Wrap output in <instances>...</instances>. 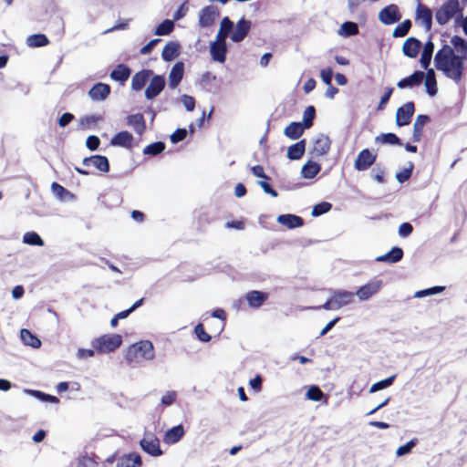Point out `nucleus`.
<instances>
[{
    "mask_svg": "<svg viewBox=\"0 0 467 467\" xmlns=\"http://www.w3.org/2000/svg\"><path fill=\"white\" fill-rule=\"evenodd\" d=\"M451 43L453 47L443 45L437 51L434 64L435 67L448 78L460 83L467 68V41L459 36H454Z\"/></svg>",
    "mask_w": 467,
    "mask_h": 467,
    "instance_id": "nucleus-1",
    "label": "nucleus"
},
{
    "mask_svg": "<svg viewBox=\"0 0 467 467\" xmlns=\"http://www.w3.org/2000/svg\"><path fill=\"white\" fill-rule=\"evenodd\" d=\"M154 358L153 345L149 340H142L131 345L125 358L129 363H139L143 360H151Z\"/></svg>",
    "mask_w": 467,
    "mask_h": 467,
    "instance_id": "nucleus-2",
    "label": "nucleus"
},
{
    "mask_svg": "<svg viewBox=\"0 0 467 467\" xmlns=\"http://www.w3.org/2000/svg\"><path fill=\"white\" fill-rule=\"evenodd\" d=\"M122 344V337L119 334H105L92 340L91 345L98 353L115 351Z\"/></svg>",
    "mask_w": 467,
    "mask_h": 467,
    "instance_id": "nucleus-3",
    "label": "nucleus"
},
{
    "mask_svg": "<svg viewBox=\"0 0 467 467\" xmlns=\"http://www.w3.org/2000/svg\"><path fill=\"white\" fill-rule=\"evenodd\" d=\"M458 0H447L436 11L435 18L439 25H446L458 12H459Z\"/></svg>",
    "mask_w": 467,
    "mask_h": 467,
    "instance_id": "nucleus-4",
    "label": "nucleus"
},
{
    "mask_svg": "<svg viewBox=\"0 0 467 467\" xmlns=\"http://www.w3.org/2000/svg\"><path fill=\"white\" fill-rule=\"evenodd\" d=\"M141 450L152 457H160L163 454L159 438L151 432H147L140 441Z\"/></svg>",
    "mask_w": 467,
    "mask_h": 467,
    "instance_id": "nucleus-5",
    "label": "nucleus"
},
{
    "mask_svg": "<svg viewBox=\"0 0 467 467\" xmlns=\"http://www.w3.org/2000/svg\"><path fill=\"white\" fill-rule=\"evenodd\" d=\"M376 160V153H373L368 149H364L358 154L354 162V168L357 171H367L375 163Z\"/></svg>",
    "mask_w": 467,
    "mask_h": 467,
    "instance_id": "nucleus-6",
    "label": "nucleus"
},
{
    "mask_svg": "<svg viewBox=\"0 0 467 467\" xmlns=\"http://www.w3.org/2000/svg\"><path fill=\"white\" fill-rule=\"evenodd\" d=\"M415 112V105L409 101L400 107L396 112V124L399 127L409 125Z\"/></svg>",
    "mask_w": 467,
    "mask_h": 467,
    "instance_id": "nucleus-7",
    "label": "nucleus"
},
{
    "mask_svg": "<svg viewBox=\"0 0 467 467\" xmlns=\"http://www.w3.org/2000/svg\"><path fill=\"white\" fill-rule=\"evenodd\" d=\"M400 18L399 7L394 4L385 6L379 13V19L384 25H392L399 22Z\"/></svg>",
    "mask_w": 467,
    "mask_h": 467,
    "instance_id": "nucleus-8",
    "label": "nucleus"
},
{
    "mask_svg": "<svg viewBox=\"0 0 467 467\" xmlns=\"http://www.w3.org/2000/svg\"><path fill=\"white\" fill-rule=\"evenodd\" d=\"M220 16L217 6L207 5L201 10L199 16V26L201 27H210L214 24Z\"/></svg>",
    "mask_w": 467,
    "mask_h": 467,
    "instance_id": "nucleus-9",
    "label": "nucleus"
},
{
    "mask_svg": "<svg viewBox=\"0 0 467 467\" xmlns=\"http://www.w3.org/2000/svg\"><path fill=\"white\" fill-rule=\"evenodd\" d=\"M165 87V78L163 76L155 75L151 76L150 84L145 89V97L147 99H153L156 98Z\"/></svg>",
    "mask_w": 467,
    "mask_h": 467,
    "instance_id": "nucleus-10",
    "label": "nucleus"
},
{
    "mask_svg": "<svg viewBox=\"0 0 467 467\" xmlns=\"http://www.w3.org/2000/svg\"><path fill=\"white\" fill-rule=\"evenodd\" d=\"M415 18L420 21L426 31H430L432 26V12L425 5L419 3L416 7Z\"/></svg>",
    "mask_w": 467,
    "mask_h": 467,
    "instance_id": "nucleus-11",
    "label": "nucleus"
},
{
    "mask_svg": "<svg viewBox=\"0 0 467 467\" xmlns=\"http://www.w3.org/2000/svg\"><path fill=\"white\" fill-rule=\"evenodd\" d=\"M382 286L381 280H373L362 286H360L356 295L358 296L360 300H367L371 297L373 295L377 294Z\"/></svg>",
    "mask_w": 467,
    "mask_h": 467,
    "instance_id": "nucleus-12",
    "label": "nucleus"
},
{
    "mask_svg": "<svg viewBox=\"0 0 467 467\" xmlns=\"http://www.w3.org/2000/svg\"><path fill=\"white\" fill-rule=\"evenodd\" d=\"M331 148V140L328 136L321 135L314 142L311 154L314 157L326 155Z\"/></svg>",
    "mask_w": 467,
    "mask_h": 467,
    "instance_id": "nucleus-13",
    "label": "nucleus"
},
{
    "mask_svg": "<svg viewBox=\"0 0 467 467\" xmlns=\"http://www.w3.org/2000/svg\"><path fill=\"white\" fill-rule=\"evenodd\" d=\"M84 166H94L101 172H108L109 171V162L106 156L93 155L84 158L82 161Z\"/></svg>",
    "mask_w": 467,
    "mask_h": 467,
    "instance_id": "nucleus-14",
    "label": "nucleus"
},
{
    "mask_svg": "<svg viewBox=\"0 0 467 467\" xmlns=\"http://www.w3.org/2000/svg\"><path fill=\"white\" fill-rule=\"evenodd\" d=\"M152 75L153 71L150 69H141L136 72L131 79V88L135 91L141 90Z\"/></svg>",
    "mask_w": 467,
    "mask_h": 467,
    "instance_id": "nucleus-15",
    "label": "nucleus"
},
{
    "mask_svg": "<svg viewBox=\"0 0 467 467\" xmlns=\"http://www.w3.org/2000/svg\"><path fill=\"white\" fill-rule=\"evenodd\" d=\"M142 460L139 453L130 452L123 454L117 459L116 467H141Z\"/></svg>",
    "mask_w": 467,
    "mask_h": 467,
    "instance_id": "nucleus-16",
    "label": "nucleus"
},
{
    "mask_svg": "<svg viewBox=\"0 0 467 467\" xmlns=\"http://www.w3.org/2000/svg\"><path fill=\"white\" fill-rule=\"evenodd\" d=\"M268 296L269 295L266 292L252 290L246 293L245 299L249 306L252 308H259L268 299Z\"/></svg>",
    "mask_w": 467,
    "mask_h": 467,
    "instance_id": "nucleus-17",
    "label": "nucleus"
},
{
    "mask_svg": "<svg viewBox=\"0 0 467 467\" xmlns=\"http://www.w3.org/2000/svg\"><path fill=\"white\" fill-rule=\"evenodd\" d=\"M421 46L422 44L418 38L410 36L404 42L402 46V52L406 57L415 58L418 56Z\"/></svg>",
    "mask_w": 467,
    "mask_h": 467,
    "instance_id": "nucleus-18",
    "label": "nucleus"
},
{
    "mask_svg": "<svg viewBox=\"0 0 467 467\" xmlns=\"http://www.w3.org/2000/svg\"><path fill=\"white\" fill-rule=\"evenodd\" d=\"M250 28V21L245 20L244 18L240 19L237 22L236 27L231 36V39L236 43L241 42L248 35Z\"/></svg>",
    "mask_w": 467,
    "mask_h": 467,
    "instance_id": "nucleus-19",
    "label": "nucleus"
},
{
    "mask_svg": "<svg viewBox=\"0 0 467 467\" xmlns=\"http://www.w3.org/2000/svg\"><path fill=\"white\" fill-rule=\"evenodd\" d=\"M431 121V118L428 115L420 114L418 115L414 124L412 131V141L420 142L423 134L424 126Z\"/></svg>",
    "mask_w": 467,
    "mask_h": 467,
    "instance_id": "nucleus-20",
    "label": "nucleus"
},
{
    "mask_svg": "<svg viewBox=\"0 0 467 467\" xmlns=\"http://www.w3.org/2000/svg\"><path fill=\"white\" fill-rule=\"evenodd\" d=\"M110 86L105 83H97L95 84L88 91L89 97L93 100H104L108 98L110 93Z\"/></svg>",
    "mask_w": 467,
    "mask_h": 467,
    "instance_id": "nucleus-21",
    "label": "nucleus"
},
{
    "mask_svg": "<svg viewBox=\"0 0 467 467\" xmlns=\"http://www.w3.org/2000/svg\"><path fill=\"white\" fill-rule=\"evenodd\" d=\"M185 434L184 428L182 424L172 427L168 430L164 436L163 441L166 444H174L177 443Z\"/></svg>",
    "mask_w": 467,
    "mask_h": 467,
    "instance_id": "nucleus-22",
    "label": "nucleus"
},
{
    "mask_svg": "<svg viewBox=\"0 0 467 467\" xmlns=\"http://www.w3.org/2000/svg\"><path fill=\"white\" fill-rule=\"evenodd\" d=\"M277 222L288 229H294L304 225V220L302 217L290 213L279 215L277 217Z\"/></svg>",
    "mask_w": 467,
    "mask_h": 467,
    "instance_id": "nucleus-23",
    "label": "nucleus"
},
{
    "mask_svg": "<svg viewBox=\"0 0 467 467\" xmlns=\"http://www.w3.org/2000/svg\"><path fill=\"white\" fill-rule=\"evenodd\" d=\"M133 136L129 131H119L113 136L110 143L114 146L124 147L130 149L132 147Z\"/></svg>",
    "mask_w": 467,
    "mask_h": 467,
    "instance_id": "nucleus-24",
    "label": "nucleus"
},
{
    "mask_svg": "<svg viewBox=\"0 0 467 467\" xmlns=\"http://www.w3.org/2000/svg\"><path fill=\"white\" fill-rule=\"evenodd\" d=\"M127 124L133 128L135 132L141 135L146 130V123L141 113L131 114L127 117Z\"/></svg>",
    "mask_w": 467,
    "mask_h": 467,
    "instance_id": "nucleus-25",
    "label": "nucleus"
},
{
    "mask_svg": "<svg viewBox=\"0 0 467 467\" xmlns=\"http://www.w3.org/2000/svg\"><path fill=\"white\" fill-rule=\"evenodd\" d=\"M424 78V73L422 71H415L410 76L400 79L397 86L400 88H411L421 84Z\"/></svg>",
    "mask_w": 467,
    "mask_h": 467,
    "instance_id": "nucleus-26",
    "label": "nucleus"
},
{
    "mask_svg": "<svg viewBox=\"0 0 467 467\" xmlns=\"http://www.w3.org/2000/svg\"><path fill=\"white\" fill-rule=\"evenodd\" d=\"M181 46L178 42H168L161 52V57L164 61L170 62L175 59L180 55Z\"/></svg>",
    "mask_w": 467,
    "mask_h": 467,
    "instance_id": "nucleus-27",
    "label": "nucleus"
},
{
    "mask_svg": "<svg viewBox=\"0 0 467 467\" xmlns=\"http://www.w3.org/2000/svg\"><path fill=\"white\" fill-rule=\"evenodd\" d=\"M184 65L182 62H177L169 74V85L171 88H176L183 78Z\"/></svg>",
    "mask_w": 467,
    "mask_h": 467,
    "instance_id": "nucleus-28",
    "label": "nucleus"
},
{
    "mask_svg": "<svg viewBox=\"0 0 467 467\" xmlns=\"http://www.w3.org/2000/svg\"><path fill=\"white\" fill-rule=\"evenodd\" d=\"M226 43L215 41L211 45V55L213 60L223 63L226 59Z\"/></svg>",
    "mask_w": 467,
    "mask_h": 467,
    "instance_id": "nucleus-29",
    "label": "nucleus"
},
{
    "mask_svg": "<svg viewBox=\"0 0 467 467\" xmlns=\"http://www.w3.org/2000/svg\"><path fill=\"white\" fill-rule=\"evenodd\" d=\"M51 191L59 201L69 202L75 199V195L71 192L57 182L51 183Z\"/></svg>",
    "mask_w": 467,
    "mask_h": 467,
    "instance_id": "nucleus-30",
    "label": "nucleus"
},
{
    "mask_svg": "<svg viewBox=\"0 0 467 467\" xmlns=\"http://www.w3.org/2000/svg\"><path fill=\"white\" fill-rule=\"evenodd\" d=\"M131 74L130 68L125 64H119L110 73L111 79L123 84Z\"/></svg>",
    "mask_w": 467,
    "mask_h": 467,
    "instance_id": "nucleus-31",
    "label": "nucleus"
},
{
    "mask_svg": "<svg viewBox=\"0 0 467 467\" xmlns=\"http://www.w3.org/2000/svg\"><path fill=\"white\" fill-rule=\"evenodd\" d=\"M403 257V250L398 246H394L391 248L389 252L387 254L378 256L376 260L378 262H385V263H397L400 261Z\"/></svg>",
    "mask_w": 467,
    "mask_h": 467,
    "instance_id": "nucleus-32",
    "label": "nucleus"
},
{
    "mask_svg": "<svg viewBox=\"0 0 467 467\" xmlns=\"http://www.w3.org/2000/svg\"><path fill=\"white\" fill-rule=\"evenodd\" d=\"M332 297L336 304L335 306H337V308H340L344 306L350 304L353 301L354 294L352 292L339 290V291L334 292V294L332 295Z\"/></svg>",
    "mask_w": 467,
    "mask_h": 467,
    "instance_id": "nucleus-33",
    "label": "nucleus"
},
{
    "mask_svg": "<svg viewBox=\"0 0 467 467\" xmlns=\"http://www.w3.org/2000/svg\"><path fill=\"white\" fill-rule=\"evenodd\" d=\"M306 129L301 122H291L284 130L285 135L291 140H297Z\"/></svg>",
    "mask_w": 467,
    "mask_h": 467,
    "instance_id": "nucleus-34",
    "label": "nucleus"
},
{
    "mask_svg": "<svg viewBox=\"0 0 467 467\" xmlns=\"http://www.w3.org/2000/svg\"><path fill=\"white\" fill-rule=\"evenodd\" d=\"M306 151V140H302L293 145L287 150V157L290 160H299L302 158Z\"/></svg>",
    "mask_w": 467,
    "mask_h": 467,
    "instance_id": "nucleus-35",
    "label": "nucleus"
},
{
    "mask_svg": "<svg viewBox=\"0 0 467 467\" xmlns=\"http://www.w3.org/2000/svg\"><path fill=\"white\" fill-rule=\"evenodd\" d=\"M434 51V44L431 40H429L425 43L421 57H420V65L424 69H427L431 64L432 54Z\"/></svg>",
    "mask_w": 467,
    "mask_h": 467,
    "instance_id": "nucleus-36",
    "label": "nucleus"
},
{
    "mask_svg": "<svg viewBox=\"0 0 467 467\" xmlns=\"http://www.w3.org/2000/svg\"><path fill=\"white\" fill-rule=\"evenodd\" d=\"M425 77V87L429 95L435 96L437 94V81L435 78V72L432 68H427Z\"/></svg>",
    "mask_w": 467,
    "mask_h": 467,
    "instance_id": "nucleus-37",
    "label": "nucleus"
},
{
    "mask_svg": "<svg viewBox=\"0 0 467 467\" xmlns=\"http://www.w3.org/2000/svg\"><path fill=\"white\" fill-rule=\"evenodd\" d=\"M20 337L26 345L30 346L32 348H36L41 346L40 339L28 329H21Z\"/></svg>",
    "mask_w": 467,
    "mask_h": 467,
    "instance_id": "nucleus-38",
    "label": "nucleus"
},
{
    "mask_svg": "<svg viewBox=\"0 0 467 467\" xmlns=\"http://www.w3.org/2000/svg\"><path fill=\"white\" fill-rule=\"evenodd\" d=\"M321 170V166L315 161H308L303 167H302V176L306 179H312L314 178Z\"/></svg>",
    "mask_w": 467,
    "mask_h": 467,
    "instance_id": "nucleus-39",
    "label": "nucleus"
},
{
    "mask_svg": "<svg viewBox=\"0 0 467 467\" xmlns=\"http://www.w3.org/2000/svg\"><path fill=\"white\" fill-rule=\"evenodd\" d=\"M26 44L30 47H42L49 44V39L44 34H35L27 37Z\"/></svg>",
    "mask_w": 467,
    "mask_h": 467,
    "instance_id": "nucleus-40",
    "label": "nucleus"
},
{
    "mask_svg": "<svg viewBox=\"0 0 467 467\" xmlns=\"http://www.w3.org/2000/svg\"><path fill=\"white\" fill-rule=\"evenodd\" d=\"M376 143L402 145L400 139L395 133H382L375 138Z\"/></svg>",
    "mask_w": 467,
    "mask_h": 467,
    "instance_id": "nucleus-41",
    "label": "nucleus"
},
{
    "mask_svg": "<svg viewBox=\"0 0 467 467\" xmlns=\"http://www.w3.org/2000/svg\"><path fill=\"white\" fill-rule=\"evenodd\" d=\"M174 29V23L172 20H163L155 29V35L157 36H168Z\"/></svg>",
    "mask_w": 467,
    "mask_h": 467,
    "instance_id": "nucleus-42",
    "label": "nucleus"
},
{
    "mask_svg": "<svg viewBox=\"0 0 467 467\" xmlns=\"http://www.w3.org/2000/svg\"><path fill=\"white\" fill-rule=\"evenodd\" d=\"M23 242L29 245L43 246L44 241L36 232H27L23 236Z\"/></svg>",
    "mask_w": 467,
    "mask_h": 467,
    "instance_id": "nucleus-43",
    "label": "nucleus"
},
{
    "mask_svg": "<svg viewBox=\"0 0 467 467\" xmlns=\"http://www.w3.org/2000/svg\"><path fill=\"white\" fill-rule=\"evenodd\" d=\"M165 150V144L162 141L153 142L143 149L145 155L156 156Z\"/></svg>",
    "mask_w": 467,
    "mask_h": 467,
    "instance_id": "nucleus-44",
    "label": "nucleus"
},
{
    "mask_svg": "<svg viewBox=\"0 0 467 467\" xmlns=\"http://www.w3.org/2000/svg\"><path fill=\"white\" fill-rule=\"evenodd\" d=\"M411 21L410 19H406L401 24L395 27L392 36L394 37H403L409 33Z\"/></svg>",
    "mask_w": 467,
    "mask_h": 467,
    "instance_id": "nucleus-45",
    "label": "nucleus"
},
{
    "mask_svg": "<svg viewBox=\"0 0 467 467\" xmlns=\"http://www.w3.org/2000/svg\"><path fill=\"white\" fill-rule=\"evenodd\" d=\"M316 117V109L314 106H308L303 115V122L302 124L306 128L309 129L313 126V120Z\"/></svg>",
    "mask_w": 467,
    "mask_h": 467,
    "instance_id": "nucleus-46",
    "label": "nucleus"
},
{
    "mask_svg": "<svg viewBox=\"0 0 467 467\" xmlns=\"http://www.w3.org/2000/svg\"><path fill=\"white\" fill-rule=\"evenodd\" d=\"M358 33V26L354 22H345L341 26V34L345 36H355Z\"/></svg>",
    "mask_w": 467,
    "mask_h": 467,
    "instance_id": "nucleus-47",
    "label": "nucleus"
},
{
    "mask_svg": "<svg viewBox=\"0 0 467 467\" xmlns=\"http://www.w3.org/2000/svg\"><path fill=\"white\" fill-rule=\"evenodd\" d=\"M331 208H332V204L330 202H322L318 204H316L313 207L311 214L314 217H317V216H320V215L329 212L331 210Z\"/></svg>",
    "mask_w": 467,
    "mask_h": 467,
    "instance_id": "nucleus-48",
    "label": "nucleus"
},
{
    "mask_svg": "<svg viewBox=\"0 0 467 467\" xmlns=\"http://www.w3.org/2000/svg\"><path fill=\"white\" fill-rule=\"evenodd\" d=\"M396 376L393 375V376H390L383 380H380V381H378L376 383H374L371 387H370V389L369 391L370 392H376V391H379L380 389H386L388 387H389L390 385H392L394 379H395Z\"/></svg>",
    "mask_w": 467,
    "mask_h": 467,
    "instance_id": "nucleus-49",
    "label": "nucleus"
},
{
    "mask_svg": "<svg viewBox=\"0 0 467 467\" xmlns=\"http://www.w3.org/2000/svg\"><path fill=\"white\" fill-rule=\"evenodd\" d=\"M306 396L310 400L320 401L324 397V393L317 386H311L306 391Z\"/></svg>",
    "mask_w": 467,
    "mask_h": 467,
    "instance_id": "nucleus-50",
    "label": "nucleus"
},
{
    "mask_svg": "<svg viewBox=\"0 0 467 467\" xmlns=\"http://www.w3.org/2000/svg\"><path fill=\"white\" fill-rule=\"evenodd\" d=\"M413 168H414V165H413V163L410 162L409 167L403 169L401 171H400L396 174L397 181L400 183H403V182H407L411 177Z\"/></svg>",
    "mask_w": 467,
    "mask_h": 467,
    "instance_id": "nucleus-51",
    "label": "nucleus"
},
{
    "mask_svg": "<svg viewBox=\"0 0 467 467\" xmlns=\"http://www.w3.org/2000/svg\"><path fill=\"white\" fill-rule=\"evenodd\" d=\"M417 442H418V440L416 438L410 440L406 444H404L397 449L396 455L400 457V456H403L405 454L410 453L411 451L412 448H414L416 446Z\"/></svg>",
    "mask_w": 467,
    "mask_h": 467,
    "instance_id": "nucleus-52",
    "label": "nucleus"
},
{
    "mask_svg": "<svg viewBox=\"0 0 467 467\" xmlns=\"http://www.w3.org/2000/svg\"><path fill=\"white\" fill-rule=\"evenodd\" d=\"M194 333L199 340L202 342H209L212 337L205 331L204 327L202 323H199L194 327Z\"/></svg>",
    "mask_w": 467,
    "mask_h": 467,
    "instance_id": "nucleus-53",
    "label": "nucleus"
},
{
    "mask_svg": "<svg viewBox=\"0 0 467 467\" xmlns=\"http://www.w3.org/2000/svg\"><path fill=\"white\" fill-rule=\"evenodd\" d=\"M177 399V392L174 390L167 391L161 400V405L168 407L172 405Z\"/></svg>",
    "mask_w": 467,
    "mask_h": 467,
    "instance_id": "nucleus-54",
    "label": "nucleus"
},
{
    "mask_svg": "<svg viewBox=\"0 0 467 467\" xmlns=\"http://www.w3.org/2000/svg\"><path fill=\"white\" fill-rule=\"evenodd\" d=\"M97 465L95 459L88 455L80 456L78 460V467H96Z\"/></svg>",
    "mask_w": 467,
    "mask_h": 467,
    "instance_id": "nucleus-55",
    "label": "nucleus"
},
{
    "mask_svg": "<svg viewBox=\"0 0 467 467\" xmlns=\"http://www.w3.org/2000/svg\"><path fill=\"white\" fill-rule=\"evenodd\" d=\"M393 90H394L393 88H386V90H385L384 94L381 96L379 103L377 107L378 110H383L385 109L386 105L388 104V102L393 93Z\"/></svg>",
    "mask_w": 467,
    "mask_h": 467,
    "instance_id": "nucleus-56",
    "label": "nucleus"
},
{
    "mask_svg": "<svg viewBox=\"0 0 467 467\" xmlns=\"http://www.w3.org/2000/svg\"><path fill=\"white\" fill-rule=\"evenodd\" d=\"M187 136V130L185 129H177L171 135V141L172 143H178L180 141H182Z\"/></svg>",
    "mask_w": 467,
    "mask_h": 467,
    "instance_id": "nucleus-57",
    "label": "nucleus"
},
{
    "mask_svg": "<svg viewBox=\"0 0 467 467\" xmlns=\"http://www.w3.org/2000/svg\"><path fill=\"white\" fill-rule=\"evenodd\" d=\"M320 76L326 85L330 86V84H332L333 70L331 67L321 69Z\"/></svg>",
    "mask_w": 467,
    "mask_h": 467,
    "instance_id": "nucleus-58",
    "label": "nucleus"
},
{
    "mask_svg": "<svg viewBox=\"0 0 467 467\" xmlns=\"http://www.w3.org/2000/svg\"><path fill=\"white\" fill-rule=\"evenodd\" d=\"M99 144H100V140L99 139V137L94 136V135L88 136L86 140V146L90 150H96L99 147Z\"/></svg>",
    "mask_w": 467,
    "mask_h": 467,
    "instance_id": "nucleus-59",
    "label": "nucleus"
},
{
    "mask_svg": "<svg viewBox=\"0 0 467 467\" xmlns=\"http://www.w3.org/2000/svg\"><path fill=\"white\" fill-rule=\"evenodd\" d=\"M182 102L188 111H192L195 107V99L189 95H183L182 97Z\"/></svg>",
    "mask_w": 467,
    "mask_h": 467,
    "instance_id": "nucleus-60",
    "label": "nucleus"
},
{
    "mask_svg": "<svg viewBox=\"0 0 467 467\" xmlns=\"http://www.w3.org/2000/svg\"><path fill=\"white\" fill-rule=\"evenodd\" d=\"M413 232V226L410 223H403L399 227V234L401 237H408Z\"/></svg>",
    "mask_w": 467,
    "mask_h": 467,
    "instance_id": "nucleus-61",
    "label": "nucleus"
},
{
    "mask_svg": "<svg viewBox=\"0 0 467 467\" xmlns=\"http://www.w3.org/2000/svg\"><path fill=\"white\" fill-rule=\"evenodd\" d=\"M33 392H34V394L36 397H38L39 399H41L44 401H49V402H52V403H58L59 402V400L56 396L46 394V393H43V392H41L39 390H35Z\"/></svg>",
    "mask_w": 467,
    "mask_h": 467,
    "instance_id": "nucleus-62",
    "label": "nucleus"
},
{
    "mask_svg": "<svg viewBox=\"0 0 467 467\" xmlns=\"http://www.w3.org/2000/svg\"><path fill=\"white\" fill-rule=\"evenodd\" d=\"M161 42V39L160 38H154L152 40H150L147 45H145L144 47H142L140 50V53L141 55H147V54H150L151 52V50L153 49V47L159 43Z\"/></svg>",
    "mask_w": 467,
    "mask_h": 467,
    "instance_id": "nucleus-63",
    "label": "nucleus"
},
{
    "mask_svg": "<svg viewBox=\"0 0 467 467\" xmlns=\"http://www.w3.org/2000/svg\"><path fill=\"white\" fill-rule=\"evenodd\" d=\"M75 119L74 115L69 112H66L62 114V116L58 119V125L60 127H66Z\"/></svg>",
    "mask_w": 467,
    "mask_h": 467,
    "instance_id": "nucleus-64",
    "label": "nucleus"
}]
</instances>
